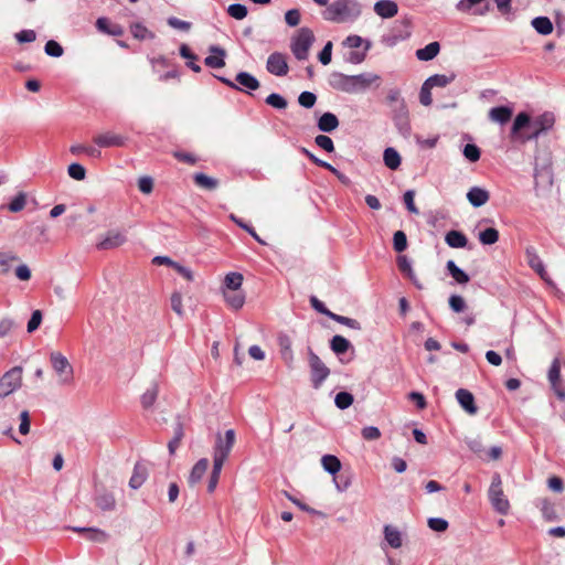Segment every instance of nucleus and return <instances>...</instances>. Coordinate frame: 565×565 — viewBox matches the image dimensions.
I'll return each instance as SVG.
<instances>
[{
	"label": "nucleus",
	"instance_id": "f257e3e1",
	"mask_svg": "<svg viewBox=\"0 0 565 565\" xmlns=\"http://www.w3.org/2000/svg\"><path fill=\"white\" fill-rule=\"evenodd\" d=\"M362 13V6L358 0H334L323 12L327 21L347 23L355 21Z\"/></svg>",
	"mask_w": 565,
	"mask_h": 565
},
{
	"label": "nucleus",
	"instance_id": "f03ea898",
	"mask_svg": "<svg viewBox=\"0 0 565 565\" xmlns=\"http://www.w3.org/2000/svg\"><path fill=\"white\" fill-rule=\"evenodd\" d=\"M315 42L313 32L307 28H300L290 40V50L298 61H306L309 57V51Z\"/></svg>",
	"mask_w": 565,
	"mask_h": 565
},
{
	"label": "nucleus",
	"instance_id": "7ed1b4c3",
	"mask_svg": "<svg viewBox=\"0 0 565 565\" xmlns=\"http://www.w3.org/2000/svg\"><path fill=\"white\" fill-rule=\"evenodd\" d=\"M236 440V434L234 429H227L224 435L221 433L216 434L215 445L213 447V463L222 466L228 458L233 446Z\"/></svg>",
	"mask_w": 565,
	"mask_h": 565
},
{
	"label": "nucleus",
	"instance_id": "20e7f679",
	"mask_svg": "<svg viewBox=\"0 0 565 565\" xmlns=\"http://www.w3.org/2000/svg\"><path fill=\"white\" fill-rule=\"evenodd\" d=\"M50 363L61 385H68L73 382L74 370L68 359L58 351L50 353Z\"/></svg>",
	"mask_w": 565,
	"mask_h": 565
},
{
	"label": "nucleus",
	"instance_id": "39448f33",
	"mask_svg": "<svg viewBox=\"0 0 565 565\" xmlns=\"http://www.w3.org/2000/svg\"><path fill=\"white\" fill-rule=\"evenodd\" d=\"M488 497L492 508L500 514L507 515L510 503L502 490V480L499 473H494L488 490Z\"/></svg>",
	"mask_w": 565,
	"mask_h": 565
},
{
	"label": "nucleus",
	"instance_id": "423d86ee",
	"mask_svg": "<svg viewBox=\"0 0 565 565\" xmlns=\"http://www.w3.org/2000/svg\"><path fill=\"white\" fill-rule=\"evenodd\" d=\"M553 184L552 166L548 158L542 162L536 160L534 168V189L536 194L540 195L541 191L550 190Z\"/></svg>",
	"mask_w": 565,
	"mask_h": 565
},
{
	"label": "nucleus",
	"instance_id": "0eeeda50",
	"mask_svg": "<svg viewBox=\"0 0 565 565\" xmlns=\"http://www.w3.org/2000/svg\"><path fill=\"white\" fill-rule=\"evenodd\" d=\"M308 361L310 367L311 383L313 388H319L330 374L329 367L321 359L309 348Z\"/></svg>",
	"mask_w": 565,
	"mask_h": 565
},
{
	"label": "nucleus",
	"instance_id": "6e6552de",
	"mask_svg": "<svg viewBox=\"0 0 565 565\" xmlns=\"http://www.w3.org/2000/svg\"><path fill=\"white\" fill-rule=\"evenodd\" d=\"M352 94L365 93L371 88H379L382 84V77L372 72H365L358 75H351Z\"/></svg>",
	"mask_w": 565,
	"mask_h": 565
},
{
	"label": "nucleus",
	"instance_id": "1a4fd4ad",
	"mask_svg": "<svg viewBox=\"0 0 565 565\" xmlns=\"http://www.w3.org/2000/svg\"><path fill=\"white\" fill-rule=\"evenodd\" d=\"M391 117L398 134L404 138H409L412 126L407 105L401 103L398 107H392Z\"/></svg>",
	"mask_w": 565,
	"mask_h": 565
},
{
	"label": "nucleus",
	"instance_id": "9d476101",
	"mask_svg": "<svg viewBox=\"0 0 565 565\" xmlns=\"http://www.w3.org/2000/svg\"><path fill=\"white\" fill-rule=\"evenodd\" d=\"M555 118L552 113H544L536 117L530 125L531 132L527 140L539 138L543 132L550 130L554 125Z\"/></svg>",
	"mask_w": 565,
	"mask_h": 565
},
{
	"label": "nucleus",
	"instance_id": "9b49d317",
	"mask_svg": "<svg viewBox=\"0 0 565 565\" xmlns=\"http://www.w3.org/2000/svg\"><path fill=\"white\" fill-rule=\"evenodd\" d=\"M266 70L275 76H286L289 71L286 55L280 52L271 53L267 58Z\"/></svg>",
	"mask_w": 565,
	"mask_h": 565
},
{
	"label": "nucleus",
	"instance_id": "f8f14e48",
	"mask_svg": "<svg viewBox=\"0 0 565 565\" xmlns=\"http://www.w3.org/2000/svg\"><path fill=\"white\" fill-rule=\"evenodd\" d=\"M127 241L126 234L121 231L111 230L97 243L99 250H108L124 245Z\"/></svg>",
	"mask_w": 565,
	"mask_h": 565
},
{
	"label": "nucleus",
	"instance_id": "ddd939ff",
	"mask_svg": "<svg viewBox=\"0 0 565 565\" xmlns=\"http://www.w3.org/2000/svg\"><path fill=\"white\" fill-rule=\"evenodd\" d=\"M548 382L558 399H565V388L561 384V365L558 359H554L548 370Z\"/></svg>",
	"mask_w": 565,
	"mask_h": 565
},
{
	"label": "nucleus",
	"instance_id": "4468645a",
	"mask_svg": "<svg viewBox=\"0 0 565 565\" xmlns=\"http://www.w3.org/2000/svg\"><path fill=\"white\" fill-rule=\"evenodd\" d=\"M126 137L111 131L100 134L94 138V142L100 148L122 147L126 145Z\"/></svg>",
	"mask_w": 565,
	"mask_h": 565
},
{
	"label": "nucleus",
	"instance_id": "2eb2a0df",
	"mask_svg": "<svg viewBox=\"0 0 565 565\" xmlns=\"http://www.w3.org/2000/svg\"><path fill=\"white\" fill-rule=\"evenodd\" d=\"M329 85L337 90L352 94V82H351V75H345L340 72H333L329 76Z\"/></svg>",
	"mask_w": 565,
	"mask_h": 565
},
{
	"label": "nucleus",
	"instance_id": "dca6fc26",
	"mask_svg": "<svg viewBox=\"0 0 565 565\" xmlns=\"http://www.w3.org/2000/svg\"><path fill=\"white\" fill-rule=\"evenodd\" d=\"M277 341H278V347H279V352H280L281 359L284 360V362L286 363L288 369H292L295 359H294V352L291 349L290 337L286 333H279Z\"/></svg>",
	"mask_w": 565,
	"mask_h": 565
},
{
	"label": "nucleus",
	"instance_id": "f3484780",
	"mask_svg": "<svg viewBox=\"0 0 565 565\" xmlns=\"http://www.w3.org/2000/svg\"><path fill=\"white\" fill-rule=\"evenodd\" d=\"M535 507L540 509L545 521L553 522L559 519L555 503L551 502L547 498L536 499Z\"/></svg>",
	"mask_w": 565,
	"mask_h": 565
},
{
	"label": "nucleus",
	"instance_id": "a211bd4d",
	"mask_svg": "<svg viewBox=\"0 0 565 565\" xmlns=\"http://www.w3.org/2000/svg\"><path fill=\"white\" fill-rule=\"evenodd\" d=\"M212 55L204 58V64L211 68H221L225 66L226 51L217 45H211L209 49Z\"/></svg>",
	"mask_w": 565,
	"mask_h": 565
},
{
	"label": "nucleus",
	"instance_id": "6ab92c4d",
	"mask_svg": "<svg viewBox=\"0 0 565 565\" xmlns=\"http://www.w3.org/2000/svg\"><path fill=\"white\" fill-rule=\"evenodd\" d=\"M374 12L383 19H390L397 14L398 6L392 0H380L374 3Z\"/></svg>",
	"mask_w": 565,
	"mask_h": 565
},
{
	"label": "nucleus",
	"instance_id": "aec40b11",
	"mask_svg": "<svg viewBox=\"0 0 565 565\" xmlns=\"http://www.w3.org/2000/svg\"><path fill=\"white\" fill-rule=\"evenodd\" d=\"M489 192L480 186H472L467 192V200L473 207H480L484 205L489 201Z\"/></svg>",
	"mask_w": 565,
	"mask_h": 565
},
{
	"label": "nucleus",
	"instance_id": "412c9836",
	"mask_svg": "<svg viewBox=\"0 0 565 565\" xmlns=\"http://www.w3.org/2000/svg\"><path fill=\"white\" fill-rule=\"evenodd\" d=\"M456 398L459 405L469 414L473 415L477 413L478 408L475 405V397L471 392L465 388H459L456 392Z\"/></svg>",
	"mask_w": 565,
	"mask_h": 565
},
{
	"label": "nucleus",
	"instance_id": "4be33fe9",
	"mask_svg": "<svg viewBox=\"0 0 565 565\" xmlns=\"http://www.w3.org/2000/svg\"><path fill=\"white\" fill-rule=\"evenodd\" d=\"M222 294L225 302L233 310L241 309L245 303V295L242 290L222 289Z\"/></svg>",
	"mask_w": 565,
	"mask_h": 565
},
{
	"label": "nucleus",
	"instance_id": "5701e85b",
	"mask_svg": "<svg viewBox=\"0 0 565 565\" xmlns=\"http://www.w3.org/2000/svg\"><path fill=\"white\" fill-rule=\"evenodd\" d=\"M513 110L508 106L493 107L489 111V119L500 125L507 124L512 117Z\"/></svg>",
	"mask_w": 565,
	"mask_h": 565
},
{
	"label": "nucleus",
	"instance_id": "b1692460",
	"mask_svg": "<svg viewBox=\"0 0 565 565\" xmlns=\"http://www.w3.org/2000/svg\"><path fill=\"white\" fill-rule=\"evenodd\" d=\"M317 126L322 132H332L339 127V119L333 113L328 111L319 117Z\"/></svg>",
	"mask_w": 565,
	"mask_h": 565
},
{
	"label": "nucleus",
	"instance_id": "393cba45",
	"mask_svg": "<svg viewBox=\"0 0 565 565\" xmlns=\"http://www.w3.org/2000/svg\"><path fill=\"white\" fill-rule=\"evenodd\" d=\"M209 468V460L206 458L200 459L192 468L190 476H189V484L195 486L198 482H200L203 478V476L206 473V470Z\"/></svg>",
	"mask_w": 565,
	"mask_h": 565
},
{
	"label": "nucleus",
	"instance_id": "a878e982",
	"mask_svg": "<svg viewBox=\"0 0 565 565\" xmlns=\"http://www.w3.org/2000/svg\"><path fill=\"white\" fill-rule=\"evenodd\" d=\"M446 244L451 248H465L468 239L460 231L451 230L445 236Z\"/></svg>",
	"mask_w": 565,
	"mask_h": 565
},
{
	"label": "nucleus",
	"instance_id": "bb28decb",
	"mask_svg": "<svg viewBox=\"0 0 565 565\" xmlns=\"http://www.w3.org/2000/svg\"><path fill=\"white\" fill-rule=\"evenodd\" d=\"M179 53L181 57L186 60L185 64L189 68L195 73H200L202 71L201 66L196 63L198 55L194 54L186 44L180 45Z\"/></svg>",
	"mask_w": 565,
	"mask_h": 565
},
{
	"label": "nucleus",
	"instance_id": "cd10ccee",
	"mask_svg": "<svg viewBox=\"0 0 565 565\" xmlns=\"http://www.w3.org/2000/svg\"><path fill=\"white\" fill-rule=\"evenodd\" d=\"M96 505L103 511H113L116 507V500L113 493L102 491L95 498Z\"/></svg>",
	"mask_w": 565,
	"mask_h": 565
},
{
	"label": "nucleus",
	"instance_id": "c85d7f7f",
	"mask_svg": "<svg viewBox=\"0 0 565 565\" xmlns=\"http://www.w3.org/2000/svg\"><path fill=\"white\" fill-rule=\"evenodd\" d=\"M439 51H440L439 43L438 42H430L425 47L418 49L416 51V57L419 61L427 62V61H430V60L435 58L437 56V54L439 53Z\"/></svg>",
	"mask_w": 565,
	"mask_h": 565
},
{
	"label": "nucleus",
	"instance_id": "c756f323",
	"mask_svg": "<svg viewBox=\"0 0 565 565\" xmlns=\"http://www.w3.org/2000/svg\"><path fill=\"white\" fill-rule=\"evenodd\" d=\"M236 82L243 86L247 92L248 90H256L259 88L260 83L259 81L252 74L247 72H239L236 75Z\"/></svg>",
	"mask_w": 565,
	"mask_h": 565
},
{
	"label": "nucleus",
	"instance_id": "7c9ffc66",
	"mask_svg": "<svg viewBox=\"0 0 565 565\" xmlns=\"http://www.w3.org/2000/svg\"><path fill=\"white\" fill-rule=\"evenodd\" d=\"M446 268L449 275L460 285H465L470 280L469 275L456 265L454 260H448Z\"/></svg>",
	"mask_w": 565,
	"mask_h": 565
},
{
	"label": "nucleus",
	"instance_id": "2f4dec72",
	"mask_svg": "<svg viewBox=\"0 0 565 565\" xmlns=\"http://www.w3.org/2000/svg\"><path fill=\"white\" fill-rule=\"evenodd\" d=\"M147 479V469L142 465L137 463L134 468L132 476L129 480V487L131 489H139Z\"/></svg>",
	"mask_w": 565,
	"mask_h": 565
},
{
	"label": "nucleus",
	"instance_id": "473e14b6",
	"mask_svg": "<svg viewBox=\"0 0 565 565\" xmlns=\"http://www.w3.org/2000/svg\"><path fill=\"white\" fill-rule=\"evenodd\" d=\"M383 160L384 164L391 170H397L402 161L399 153L392 147L384 150Z\"/></svg>",
	"mask_w": 565,
	"mask_h": 565
},
{
	"label": "nucleus",
	"instance_id": "72a5a7b5",
	"mask_svg": "<svg viewBox=\"0 0 565 565\" xmlns=\"http://www.w3.org/2000/svg\"><path fill=\"white\" fill-rule=\"evenodd\" d=\"M531 24L539 34L548 35L553 32V23L547 17H536Z\"/></svg>",
	"mask_w": 565,
	"mask_h": 565
},
{
	"label": "nucleus",
	"instance_id": "f704fd0d",
	"mask_svg": "<svg viewBox=\"0 0 565 565\" xmlns=\"http://www.w3.org/2000/svg\"><path fill=\"white\" fill-rule=\"evenodd\" d=\"M194 183L205 190H215L218 186V180L215 178H212L207 174H204L202 172L195 173L193 175Z\"/></svg>",
	"mask_w": 565,
	"mask_h": 565
},
{
	"label": "nucleus",
	"instance_id": "c9c22d12",
	"mask_svg": "<svg viewBox=\"0 0 565 565\" xmlns=\"http://www.w3.org/2000/svg\"><path fill=\"white\" fill-rule=\"evenodd\" d=\"M159 386L157 383H152L149 388L141 395L140 402L145 409L151 408L158 397Z\"/></svg>",
	"mask_w": 565,
	"mask_h": 565
},
{
	"label": "nucleus",
	"instance_id": "e433bc0d",
	"mask_svg": "<svg viewBox=\"0 0 565 565\" xmlns=\"http://www.w3.org/2000/svg\"><path fill=\"white\" fill-rule=\"evenodd\" d=\"M384 536L391 547L398 548L402 546V535L397 529H395L391 525H385L384 526Z\"/></svg>",
	"mask_w": 565,
	"mask_h": 565
},
{
	"label": "nucleus",
	"instance_id": "4c0bfd02",
	"mask_svg": "<svg viewBox=\"0 0 565 565\" xmlns=\"http://www.w3.org/2000/svg\"><path fill=\"white\" fill-rule=\"evenodd\" d=\"M321 465L323 467V469L334 476L335 473H338L341 469V462L340 460L338 459V457L333 456V455H324L322 456L321 458Z\"/></svg>",
	"mask_w": 565,
	"mask_h": 565
},
{
	"label": "nucleus",
	"instance_id": "58836bf2",
	"mask_svg": "<svg viewBox=\"0 0 565 565\" xmlns=\"http://www.w3.org/2000/svg\"><path fill=\"white\" fill-rule=\"evenodd\" d=\"M243 284V275L239 273H228L223 282V289L226 290H241Z\"/></svg>",
	"mask_w": 565,
	"mask_h": 565
},
{
	"label": "nucleus",
	"instance_id": "ea45409f",
	"mask_svg": "<svg viewBox=\"0 0 565 565\" xmlns=\"http://www.w3.org/2000/svg\"><path fill=\"white\" fill-rule=\"evenodd\" d=\"M130 31L134 38L138 40H152L154 39V33L148 30L142 23H132L130 25Z\"/></svg>",
	"mask_w": 565,
	"mask_h": 565
},
{
	"label": "nucleus",
	"instance_id": "a19ab883",
	"mask_svg": "<svg viewBox=\"0 0 565 565\" xmlns=\"http://www.w3.org/2000/svg\"><path fill=\"white\" fill-rule=\"evenodd\" d=\"M351 343L348 339H345L344 337L342 335H334L332 339H331V342H330V347H331V350L335 353V354H343L345 353L349 348H350Z\"/></svg>",
	"mask_w": 565,
	"mask_h": 565
},
{
	"label": "nucleus",
	"instance_id": "79ce46f5",
	"mask_svg": "<svg viewBox=\"0 0 565 565\" xmlns=\"http://www.w3.org/2000/svg\"><path fill=\"white\" fill-rule=\"evenodd\" d=\"M455 79V75L447 76L445 74H436L428 77L425 82L427 86L433 87H445Z\"/></svg>",
	"mask_w": 565,
	"mask_h": 565
},
{
	"label": "nucleus",
	"instance_id": "37998d69",
	"mask_svg": "<svg viewBox=\"0 0 565 565\" xmlns=\"http://www.w3.org/2000/svg\"><path fill=\"white\" fill-rule=\"evenodd\" d=\"M478 238L483 245H492L499 241V232L493 227H488L479 233Z\"/></svg>",
	"mask_w": 565,
	"mask_h": 565
},
{
	"label": "nucleus",
	"instance_id": "c03bdc74",
	"mask_svg": "<svg viewBox=\"0 0 565 565\" xmlns=\"http://www.w3.org/2000/svg\"><path fill=\"white\" fill-rule=\"evenodd\" d=\"M525 257H526L527 265L533 270L539 268L543 264V262H542L541 257L539 256L537 250L534 246L530 245L525 248Z\"/></svg>",
	"mask_w": 565,
	"mask_h": 565
},
{
	"label": "nucleus",
	"instance_id": "a18cd8bd",
	"mask_svg": "<svg viewBox=\"0 0 565 565\" xmlns=\"http://www.w3.org/2000/svg\"><path fill=\"white\" fill-rule=\"evenodd\" d=\"M531 122L532 121L530 119V116L526 113L518 114L513 121L511 134L516 135L523 128H525V127L530 128Z\"/></svg>",
	"mask_w": 565,
	"mask_h": 565
},
{
	"label": "nucleus",
	"instance_id": "49530a36",
	"mask_svg": "<svg viewBox=\"0 0 565 565\" xmlns=\"http://www.w3.org/2000/svg\"><path fill=\"white\" fill-rule=\"evenodd\" d=\"M18 257L13 253L1 252L0 253V275H6L11 270V263L17 260Z\"/></svg>",
	"mask_w": 565,
	"mask_h": 565
},
{
	"label": "nucleus",
	"instance_id": "de8ad7c7",
	"mask_svg": "<svg viewBox=\"0 0 565 565\" xmlns=\"http://www.w3.org/2000/svg\"><path fill=\"white\" fill-rule=\"evenodd\" d=\"M230 17H232L235 20H243L247 17L248 10L246 6L241 3H233L230 4L226 9Z\"/></svg>",
	"mask_w": 565,
	"mask_h": 565
},
{
	"label": "nucleus",
	"instance_id": "09e8293b",
	"mask_svg": "<svg viewBox=\"0 0 565 565\" xmlns=\"http://www.w3.org/2000/svg\"><path fill=\"white\" fill-rule=\"evenodd\" d=\"M26 204V194L24 192H20L15 195L8 205V209L12 213L20 212L24 209Z\"/></svg>",
	"mask_w": 565,
	"mask_h": 565
},
{
	"label": "nucleus",
	"instance_id": "8fccbe9b",
	"mask_svg": "<svg viewBox=\"0 0 565 565\" xmlns=\"http://www.w3.org/2000/svg\"><path fill=\"white\" fill-rule=\"evenodd\" d=\"M462 153L465 158L470 162H477L481 156L479 147L475 143H467L463 147Z\"/></svg>",
	"mask_w": 565,
	"mask_h": 565
},
{
	"label": "nucleus",
	"instance_id": "3c124183",
	"mask_svg": "<svg viewBox=\"0 0 565 565\" xmlns=\"http://www.w3.org/2000/svg\"><path fill=\"white\" fill-rule=\"evenodd\" d=\"M266 104L276 108V109H285L288 105L286 98L277 93H271L266 97Z\"/></svg>",
	"mask_w": 565,
	"mask_h": 565
},
{
	"label": "nucleus",
	"instance_id": "603ef678",
	"mask_svg": "<svg viewBox=\"0 0 565 565\" xmlns=\"http://www.w3.org/2000/svg\"><path fill=\"white\" fill-rule=\"evenodd\" d=\"M67 173L72 179L82 181L86 177V169L82 164L74 162L68 166Z\"/></svg>",
	"mask_w": 565,
	"mask_h": 565
},
{
	"label": "nucleus",
	"instance_id": "864d4df0",
	"mask_svg": "<svg viewBox=\"0 0 565 565\" xmlns=\"http://www.w3.org/2000/svg\"><path fill=\"white\" fill-rule=\"evenodd\" d=\"M369 47H370V44L367 43L364 51H350L344 56L345 62L351 63V64L362 63L366 57V51L369 50Z\"/></svg>",
	"mask_w": 565,
	"mask_h": 565
},
{
	"label": "nucleus",
	"instance_id": "5fc2aeb1",
	"mask_svg": "<svg viewBox=\"0 0 565 565\" xmlns=\"http://www.w3.org/2000/svg\"><path fill=\"white\" fill-rule=\"evenodd\" d=\"M334 403L338 408L347 409L352 405L353 396L348 392H340L335 395Z\"/></svg>",
	"mask_w": 565,
	"mask_h": 565
},
{
	"label": "nucleus",
	"instance_id": "6e6d98bb",
	"mask_svg": "<svg viewBox=\"0 0 565 565\" xmlns=\"http://www.w3.org/2000/svg\"><path fill=\"white\" fill-rule=\"evenodd\" d=\"M330 319L337 321L338 323L347 326L351 329H354V330L361 329L360 322L358 320L349 318V317L340 316V315L332 312V315H330Z\"/></svg>",
	"mask_w": 565,
	"mask_h": 565
},
{
	"label": "nucleus",
	"instance_id": "4d7b16f0",
	"mask_svg": "<svg viewBox=\"0 0 565 565\" xmlns=\"http://www.w3.org/2000/svg\"><path fill=\"white\" fill-rule=\"evenodd\" d=\"M88 541L104 543L107 541L108 535L103 530L89 527L87 534L84 535Z\"/></svg>",
	"mask_w": 565,
	"mask_h": 565
},
{
	"label": "nucleus",
	"instance_id": "13d9d810",
	"mask_svg": "<svg viewBox=\"0 0 565 565\" xmlns=\"http://www.w3.org/2000/svg\"><path fill=\"white\" fill-rule=\"evenodd\" d=\"M466 445L468 446V448L475 452L476 455H478L479 458L481 459H486L484 458V454H486V450L483 448V445H482V441L479 439V438H469V439H466Z\"/></svg>",
	"mask_w": 565,
	"mask_h": 565
},
{
	"label": "nucleus",
	"instance_id": "bf43d9fd",
	"mask_svg": "<svg viewBox=\"0 0 565 565\" xmlns=\"http://www.w3.org/2000/svg\"><path fill=\"white\" fill-rule=\"evenodd\" d=\"M397 265L399 270L409 279L416 275L412 268V263L406 256H399L397 258Z\"/></svg>",
	"mask_w": 565,
	"mask_h": 565
},
{
	"label": "nucleus",
	"instance_id": "052dcab7",
	"mask_svg": "<svg viewBox=\"0 0 565 565\" xmlns=\"http://www.w3.org/2000/svg\"><path fill=\"white\" fill-rule=\"evenodd\" d=\"M44 51L52 57H60L64 52L62 45L54 40H50L45 43Z\"/></svg>",
	"mask_w": 565,
	"mask_h": 565
},
{
	"label": "nucleus",
	"instance_id": "680f3d73",
	"mask_svg": "<svg viewBox=\"0 0 565 565\" xmlns=\"http://www.w3.org/2000/svg\"><path fill=\"white\" fill-rule=\"evenodd\" d=\"M448 303L450 309L457 313L462 312L467 307L465 299L459 295H451L448 299Z\"/></svg>",
	"mask_w": 565,
	"mask_h": 565
},
{
	"label": "nucleus",
	"instance_id": "e2e57ef3",
	"mask_svg": "<svg viewBox=\"0 0 565 565\" xmlns=\"http://www.w3.org/2000/svg\"><path fill=\"white\" fill-rule=\"evenodd\" d=\"M317 102V96L316 94L311 93V92H302L299 96H298V103L300 106L305 107V108H312L315 106Z\"/></svg>",
	"mask_w": 565,
	"mask_h": 565
},
{
	"label": "nucleus",
	"instance_id": "0e129e2a",
	"mask_svg": "<svg viewBox=\"0 0 565 565\" xmlns=\"http://www.w3.org/2000/svg\"><path fill=\"white\" fill-rule=\"evenodd\" d=\"M394 249L398 253L403 252L407 247V237L403 231H397L393 236Z\"/></svg>",
	"mask_w": 565,
	"mask_h": 565
},
{
	"label": "nucleus",
	"instance_id": "69168bd1",
	"mask_svg": "<svg viewBox=\"0 0 565 565\" xmlns=\"http://www.w3.org/2000/svg\"><path fill=\"white\" fill-rule=\"evenodd\" d=\"M222 468H223L222 466L213 463L212 472H211V476L209 478V484H207V491L210 493H212L216 489V487H217Z\"/></svg>",
	"mask_w": 565,
	"mask_h": 565
},
{
	"label": "nucleus",
	"instance_id": "338daca9",
	"mask_svg": "<svg viewBox=\"0 0 565 565\" xmlns=\"http://www.w3.org/2000/svg\"><path fill=\"white\" fill-rule=\"evenodd\" d=\"M315 142L318 147L323 149L327 152H333L334 151V143L332 139L326 135H318L315 138Z\"/></svg>",
	"mask_w": 565,
	"mask_h": 565
},
{
	"label": "nucleus",
	"instance_id": "774afa93",
	"mask_svg": "<svg viewBox=\"0 0 565 565\" xmlns=\"http://www.w3.org/2000/svg\"><path fill=\"white\" fill-rule=\"evenodd\" d=\"M301 14L298 9H290L285 13V22L288 26H297L300 23Z\"/></svg>",
	"mask_w": 565,
	"mask_h": 565
}]
</instances>
